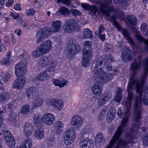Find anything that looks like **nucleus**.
I'll list each match as a JSON object with an SVG mask.
<instances>
[{
  "instance_id": "f257e3e1",
  "label": "nucleus",
  "mask_w": 148,
  "mask_h": 148,
  "mask_svg": "<svg viewBox=\"0 0 148 148\" xmlns=\"http://www.w3.org/2000/svg\"><path fill=\"white\" fill-rule=\"evenodd\" d=\"M114 61V57L111 54H106L99 58L92 64L91 67V71L94 75V79L99 82L102 84L110 82L112 79L113 75L112 73H107L101 69L103 66H101V68L98 67L103 64L102 65L105 66V63H110Z\"/></svg>"
},
{
  "instance_id": "f03ea898",
  "label": "nucleus",
  "mask_w": 148,
  "mask_h": 148,
  "mask_svg": "<svg viewBox=\"0 0 148 148\" xmlns=\"http://www.w3.org/2000/svg\"><path fill=\"white\" fill-rule=\"evenodd\" d=\"M26 62H21L16 64L15 67V73L16 76H19L12 84L13 87L21 89L26 83V79L24 75L27 72Z\"/></svg>"
},
{
  "instance_id": "7ed1b4c3",
  "label": "nucleus",
  "mask_w": 148,
  "mask_h": 148,
  "mask_svg": "<svg viewBox=\"0 0 148 148\" xmlns=\"http://www.w3.org/2000/svg\"><path fill=\"white\" fill-rule=\"evenodd\" d=\"M121 134H114L112 138L110 140L109 144L106 148H112L116 142L118 140ZM127 134L125 137L126 140L120 139L118 142L117 145L114 148H123L128 147V145L131 140L134 139V134Z\"/></svg>"
},
{
  "instance_id": "20e7f679",
  "label": "nucleus",
  "mask_w": 148,
  "mask_h": 148,
  "mask_svg": "<svg viewBox=\"0 0 148 148\" xmlns=\"http://www.w3.org/2000/svg\"><path fill=\"white\" fill-rule=\"evenodd\" d=\"M51 42L48 40L43 42L32 53L34 58H37L43 55L51 49Z\"/></svg>"
},
{
  "instance_id": "39448f33",
  "label": "nucleus",
  "mask_w": 148,
  "mask_h": 148,
  "mask_svg": "<svg viewBox=\"0 0 148 148\" xmlns=\"http://www.w3.org/2000/svg\"><path fill=\"white\" fill-rule=\"evenodd\" d=\"M80 28L77 21L75 19H71L65 21L64 29L65 32L71 33L74 31H80Z\"/></svg>"
},
{
  "instance_id": "423d86ee",
  "label": "nucleus",
  "mask_w": 148,
  "mask_h": 148,
  "mask_svg": "<svg viewBox=\"0 0 148 148\" xmlns=\"http://www.w3.org/2000/svg\"><path fill=\"white\" fill-rule=\"evenodd\" d=\"M67 47L68 53L70 57L79 52L81 49L80 46L76 43L75 39L73 38H70L69 40Z\"/></svg>"
},
{
  "instance_id": "0eeeda50",
  "label": "nucleus",
  "mask_w": 148,
  "mask_h": 148,
  "mask_svg": "<svg viewBox=\"0 0 148 148\" xmlns=\"http://www.w3.org/2000/svg\"><path fill=\"white\" fill-rule=\"evenodd\" d=\"M112 0H104L103 1V2L98 1L96 2L99 4L101 11L108 17L110 16V12L112 11V8L109 6V4L112 2Z\"/></svg>"
},
{
  "instance_id": "6e6552de",
  "label": "nucleus",
  "mask_w": 148,
  "mask_h": 148,
  "mask_svg": "<svg viewBox=\"0 0 148 148\" xmlns=\"http://www.w3.org/2000/svg\"><path fill=\"white\" fill-rule=\"evenodd\" d=\"M113 24L114 26H115L119 31L121 32L123 36L126 38L127 40L133 48H134L135 47L136 45L131 38L129 36L128 31L126 29L122 28L119 24L116 21H114Z\"/></svg>"
},
{
  "instance_id": "1a4fd4ad",
  "label": "nucleus",
  "mask_w": 148,
  "mask_h": 148,
  "mask_svg": "<svg viewBox=\"0 0 148 148\" xmlns=\"http://www.w3.org/2000/svg\"><path fill=\"white\" fill-rule=\"evenodd\" d=\"M64 143L67 145L71 144L75 138V134L71 130L68 129L64 134Z\"/></svg>"
},
{
  "instance_id": "9d476101",
  "label": "nucleus",
  "mask_w": 148,
  "mask_h": 148,
  "mask_svg": "<svg viewBox=\"0 0 148 148\" xmlns=\"http://www.w3.org/2000/svg\"><path fill=\"white\" fill-rule=\"evenodd\" d=\"M42 119L43 123L47 125H50L54 124L56 118L52 114L46 113L43 115Z\"/></svg>"
},
{
  "instance_id": "9b49d317",
  "label": "nucleus",
  "mask_w": 148,
  "mask_h": 148,
  "mask_svg": "<svg viewBox=\"0 0 148 148\" xmlns=\"http://www.w3.org/2000/svg\"><path fill=\"white\" fill-rule=\"evenodd\" d=\"M71 125L74 130H79L83 124V120L82 117L78 115L73 116L71 120Z\"/></svg>"
},
{
  "instance_id": "f8f14e48",
  "label": "nucleus",
  "mask_w": 148,
  "mask_h": 148,
  "mask_svg": "<svg viewBox=\"0 0 148 148\" xmlns=\"http://www.w3.org/2000/svg\"><path fill=\"white\" fill-rule=\"evenodd\" d=\"M112 97V95L109 91L104 92L98 101V106L100 107L103 106L106 102L110 101Z\"/></svg>"
},
{
  "instance_id": "ddd939ff",
  "label": "nucleus",
  "mask_w": 148,
  "mask_h": 148,
  "mask_svg": "<svg viewBox=\"0 0 148 148\" xmlns=\"http://www.w3.org/2000/svg\"><path fill=\"white\" fill-rule=\"evenodd\" d=\"M102 88L99 83H95L93 86L92 88L93 98L95 99H98L101 94V90Z\"/></svg>"
},
{
  "instance_id": "4468645a",
  "label": "nucleus",
  "mask_w": 148,
  "mask_h": 148,
  "mask_svg": "<svg viewBox=\"0 0 148 148\" xmlns=\"http://www.w3.org/2000/svg\"><path fill=\"white\" fill-rule=\"evenodd\" d=\"M80 148H93V144L92 141L88 138L82 139L79 143Z\"/></svg>"
},
{
  "instance_id": "2eb2a0df",
  "label": "nucleus",
  "mask_w": 148,
  "mask_h": 148,
  "mask_svg": "<svg viewBox=\"0 0 148 148\" xmlns=\"http://www.w3.org/2000/svg\"><path fill=\"white\" fill-rule=\"evenodd\" d=\"M132 30L136 33L135 36L136 40L139 41L144 42L146 44V49L148 51V40H145V38L141 36V34L139 32V31L134 27L132 28Z\"/></svg>"
},
{
  "instance_id": "dca6fc26",
  "label": "nucleus",
  "mask_w": 148,
  "mask_h": 148,
  "mask_svg": "<svg viewBox=\"0 0 148 148\" xmlns=\"http://www.w3.org/2000/svg\"><path fill=\"white\" fill-rule=\"evenodd\" d=\"M92 54L89 53H84L82 60V65L84 67H87L89 66L90 62V59L92 56Z\"/></svg>"
},
{
  "instance_id": "f3484780",
  "label": "nucleus",
  "mask_w": 148,
  "mask_h": 148,
  "mask_svg": "<svg viewBox=\"0 0 148 148\" xmlns=\"http://www.w3.org/2000/svg\"><path fill=\"white\" fill-rule=\"evenodd\" d=\"M32 126L29 123L25 124L23 127L24 133L25 136L29 137L32 135L33 132Z\"/></svg>"
},
{
  "instance_id": "a211bd4d",
  "label": "nucleus",
  "mask_w": 148,
  "mask_h": 148,
  "mask_svg": "<svg viewBox=\"0 0 148 148\" xmlns=\"http://www.w3.org/2000/svg\"><path fill=\"white\" fill-rule=\"evenodd\" d=\"M37 88L35 86L31 87L28 88L26 91V94L28 98H33L35 96L37 92Z\"/></svg>"
},
{
  "instance_id": "6ab92c4d",
  "label": "nucleus",
  "mask_w": 148,
  "mask_h": 148,
  "mask_svg": "<svg viewBox=\"0 0 148 148\" xmlns=\"http://www.w3.org/2000/svg\"><path fill=\"white\" fill-rule=\"evenodd\" d=\"M62 22L60 20H55L53 21L51 25V29L52 32H58L60 29Z\"/></svg>"
},
{
  "instance_id": "aec40b11",
  "label": "nucleus",
  "mask_w": 148,
  "mask_h": 148,
  "mask_svg": "<svg viewBox=\"0 0 148 148\" xmlns=\"http://www.w3.org/2000/svg\"><path fill=\"white\" fill-rule=\"evenodd\" d=\"M43 102V99L40 97H37L32 102L31 106L32 109H36L41 106Z\"/></svg>"
},
{
  "instance_id": "412c9836",
  "label": "nucleus",
  "mask_w": 148,
  "mask_h": 148,
  "mask_svg": "<svg viewBox=\"0 0 148 148\" xmlns=\"http://www.w3.org/2000/svg\"><path fill=\"white\" fill-rule=\"evenodd\" d=\"M50 58L46 56H44L40 58L38 64L41 67H44L47 65H49V63Z\"/></svg>"
},
{
  "instance_id": "4be33fe9",
  "label": "nucleus",
  "mask_w": 148,
  "mask_h": 148,
  "mask_svg": "<svg viewBox=\"0 0 148 148\" xmlns=\"http://www.w3.org/2000/svg\"><path fill=\"white\" fill-rule=\"evenodd\" d=\"M84 47L83 50V53H89L92 54L91 51L92 43L89 41H86L84 43Z\"/></svg>"
},
{
  "instance_id": "5701e85b",
  "label": "nucleus",
  "mask_w": 148,
  "mask_h": 148,
  "mask_svg": "<svg viewBox=\"0 0 148 148\" xmlns=\"http://www.w3.org/2000/svg\"><path fill=\"white\" fill-rule=\"evenodd\" d=\"M63 124L61 121H57L54 126V131L57 134L60 133L63 130Z\"/></svg>"
},
{
  "instance_id": "b1692460",
  "label": "nucleus",
  "mask_w": 148,
  "mask_h": 148,
  "mask_svg": "<svg viewBox=\"0 0 148 148\" xmlns=\"http://www.w3.org/2000/svg\"><path fill=\"white\" fill-rule=\"evenodd\" d=\"M93 34L92 32L88 28L84 29L82 35V37L85 39H92Z\"/></svg>"
},
{
  "instance_id": "393cba45",
  "label": "nucleus",
  "mask_w": 148,
  "mask_h": 148,
  "mask_svg": "<svg viewBox=\"0 0 148 148\" xmlns=\"http://www.w3.org/2000/svg\"><path fill=\"white\" fill-rule=\"evenodd\" d=\"M54 107L56 109L60 110L62 109L64 106V102L61 99L56 98Z\"/></svg>"
},
{
  "instance_id": "a878e982",
  "label": "nucleus",
  "mask_w": 148,
  "mask_h": 148,
  "mask_svg": "<svg viewBox=\"0 0 148 148\" xmlns=\"http://www.w3.org/2000/svg\"><path fill=\"white\" fill-rule=\"evenodd\" d=\"M34 136L37 139H42L44 136V133L43 130L39 128L36 129L34 131Z\"/></svg>"
},
{
  "instance_id": "bb28decb",
  "label": "nucleus",
  "mask_w": 148,
  "mask_h": 148,
  "mask_svg": "<svg viewBox=\"0 0 148 148\" xmlns=\"http://www.w3.org/2000/svg\"><path fill=\"white\" fill-rule=\"evenodd\" d=\"M58 12L59 14L63 15L65 17L68 16L70 13L68 8L63 6H61L59 9Z\"/></svg>"
},
{
  "instance_id": "cd10ccee",
  "label": "nucleus",
  "mask_w": 148,
  "mask_h": 148,
  "mask_svg": "<svg viewBox=\"0 0 148 148\" xmlns=\"http://www.w3.org/2000/svg\"><path fill=\"white\" fill-rule=\"evenodd\" d=\"M40 32L45 37H47L49 36L52 32L51 27H45L43 28Z\"/></svg>"
},
{
  "instance_id": "c85d7f7f",
  "label": "nucleus",
  "mask_w": 148,
  "mask_h": 148,
  "mask_svg": "<svg viewBox=\"0 0 148 148\" xmlns=\"http://www.w3.org/2000/svg\"><path fill=\"white\" fill-rule=\"evenodd\" d=\"M32 140L30 138H27L23 142V144L21 148H31L32 145Z\"/></svg>"
},
{
  "instance_id": "c756f323",
  "label": "nucleus",
  "mask_w": 148,
  "mask_h": 148,
  "mask_svg": "<svg viewBox=\"0 0 148 148\" xmlns=\"http://www.w3.org/2000/svg\"><path fill=\"white\" fill-rule=\"evenodd\" d=\"M7 145L10 147H13L15 145L16 143L15 140L13 137H11L10 138H6L5 140Z\"/></svg>"
},
{
  "instance_id": "7c9ffc66",
  "label": "nucleus",
  "mask_w": 148,
  "mask_h": 148,
  "mask_svg": "<svg viewBox=\"0 0 148 148\" xmlns=\"http://www.w3.org/2000/svg\"><path fill=\"white\" fill-rule=\"evenodd\" d=\"M103 136L102 134L100 133L96 135L95 138V142L96 146H99L100 145L103 141Z\"/></svg>"
},
{
  "instance_id": "2f4dec72",
  "label": "nucleus",
  "mask_w": 148,
  "mask_h": 148,
  "mask_svg": "<svg viewBox=\"0 0 148 148\" xmlns=\"http://www.w3.org/2000/svg\"><path fill=\"white\" fill-rule=\"evenodd\" d=\"M121 57L124 62L127 60L131 61L132 60V56L130 54H128L127 52H123L122 53Z\"/></svg>"
},
{
  "instance_id": "473e14b6",
  "label": "nucleus",
  "mask_w": 148,
  "mask_h": 148,
  "mask_svg": "<svg viewBox=\"0 0 148 148\" xmlns=\"http://www.w3.org/2000/svg\"><path fill=\"white\" fill-rule=\"evenodd\" d=\"M16 118L17 115L14 114H12L9 116L8 119L12 125L16 126L17 124Z\"/></svg>"
},
{
  "instance_id": "72a5a7b5",
  "label": "nucleus",
  "mask_w": 148,
  "mask_h": 148,
  "mask_svg": "<svg viewBox=\"0 0 148 148\" xmlns=\"http://www.w3.org/2000/svg\"><path fill=\"white\" fill-rule=\"evenodd\" d=\"M49 77V75L45 71L38 75L37 79L39 80L43 81L47 80Z\"/></svg>"
},
{
  "instance_id": "f704fd0d",
  "label": "nucleus",
  "mask_w": 148,
  "mask_h": 148,
  "mask_svg": "<svg viewBox=\"0 0 148 148\" xmlns=\"http://www.w3.org/2000/svg\"><path fill=\"white\" fill-rule=\"evenodd\" d=\"M8 98V95L7 92H2L0 95V103H5L7 101Z\"/></svg>"
},
{
  "instance_id": "c9c22d12",
  "label": "nucleus",
  "mask_w": 148,
  "mask_h": 148,
  "mask_svg": "<svg viewBox=\"0 0 148 148\" xmlns=\"http://www.w3.org/2000/svg\"><path fill=\"white\" fill-rule=\"evenodd\" d=\"M127 19L132 25H135L137 24V20L134 16L129 15L127 17Z\"/></svg>"
},
{
  "instance_id": "e433bc0d",
  "label": "nucleus",
  "mask_w": 148,
  "mask_h": 148,
  "mask_svg": "<svg viewBox=\"0 0 148 148\" xmlns=\"http://www.w3.org/2000/svg\"><path fill=\"white\" fill-rule=\"evenodd\" d=\"M30 106L29 104H25L21 107L20 111L21 113L23 114L27 113L29 110Z\"/></svg>"
},
{
  "instance_id": "4c0bfd02",
  "label": "nucleus",
  "mask_w": 148,
  "mask_h": 148,
  "mask_svg": "<svg viewBox=\"0 0 148 148\" xmlns=\"http://www.w3.org/2000/svg\"><path fill=\"white\" fill-rule=\"evenodd\" d=\"M122 93L121 90V89H118L117 91V95L115 96L114 100L117 102H119L122 99Z\"/></svg>"
},
{
  "instance_id": "58836bf2",
  "label": "nucleus",
  "mask_w": 148,
  "mask_h": 148,
  "mask_svg": "<svg viewBox=\"0 0 148 148\" xmlns=\"http://www.w3.org/2000/svg\"><path fill=\"white\" fill-rule=\"evenodd\" d=\"M10 75L8 73H4L2 75L1 80L4 83H6L8 81L11 77Z\"/></svg>"
},
{
  "instance_id": "ea45409f",
  "label": "nucleus",
  "mask_w": 148,
  "mask_h": 148,
  "mask_svg": "<svg viewBox=\"0 0 148 148\" xmlns=\"http://www.w3.org/2000/svg\"><path fill=\"white\" fill-rule=\"evenodd\" d=\"M36 36L37 38L36 42L38 43L43 40L45 37V36L43 35L40 31V32H37Z\"/></svg>"
},
{
  "instance_id": "a19ab883",
  "label": "nucleus",
  "mask_w": 148,
  "mask_h": 148,
  "mask_svg": "<svg viewBox=\"0 0 148 148\" xmlns=\"http://www.w3.org/2000/svg\"><path fill=\"white\" fill-rule=\"evenodd\" d=\"M147 25L145 23H142L140 26V29L143 32H144L147 31L146 32L145 36H147L148 34V30H147Z\"/></svg>"
},
{
  "instance_id": "79ce46f5",
  "label": "nucleus",
  "mask_w": 148,
  "mask_h": 148,
  "mask_svg": "<svg viewBox=\"0 0 148 148\" xmlns=\"http://www.w3.org/2000/svg\"><path fill=\"white\" fill-rule=\"evenodd\" d=\"M34 123L35 125H38L42 121V118L37 115H35L34 117Z\"/></svg>"
},
{
  "instance_id": "37998d69",
  "label": "nucleus",
  "mask_w": 148,
  "mask_h": 148,
  "mask_svg": "<svg viewBox=\"0 0 148 148\" xmlns=\"http://www.w3.org/2000/svg\"><path fill=\"white\" fill-rule=\"evenodd\" d=\"M104 48L106 51L111 52V51H112L113 47L112 44L109 43L107 42L105 44Z\"/></svg>"
},
{
  "instance_id": "c03bdc74",
  "label": "nucleus",
  "mask_w": 148,
  "mask_h": 148,
  "mask_svg": "<svg viewBox=\"0 0 148 148\" xmlns=\"http://www.w3.org/2000/svg\"><path fill=\"white\" fill-rule=\"evenodd\" d=\"M56 99V98L49 99L46 101V103L48 106H52L54 107Z\"/></svg>"
},
{
  "instance_id": "a18cd8bd",
  "label": "nucleus",
  "mask_w": 148,
  "mask_h": 148,
  "mask_svg": "<svg viewBox=\"0 0 148 148\" xmlns=\"http://www.w3.org/2000/svg\"><path fill=\"white\" fill-rule=\"evenodd\" d=\"M143 145L145 146H148V133H146L143 136Z\"/></svg>"
},
{
  "instance_id": "49530a36",
  "label": "nucleus",
  "mask_w": 148,
  "mask_h": 148,
  "mask_svg": "<svg viewBox=\"0 0 148 148\" xmlns=\"http://www.w3.org/2000/svg\"><path fill=\"white\" fill-rule=\"evenodd\" d=\"M114 115L110 114V113L108 112L106 116V119L108 122H111L114 119Z\"/></svg>"
},
{
  "instance_id": "de8ad7c7",
  "label": "nucleus",
  "mask_w": 148,
  "mask_h": 148,
  "mask_svg": "<svg viewBox=\"0 0 148 148\" xmlns=\"http://www.w3.org/2000/svg\"><path fill=\"white\" fill-rule=\"evenodd\" d=\"M61 2L67 6H69L71 4L70 0H57L58 3Z\"/></svg>"
},
{
  "instance_id": "09e8293b",
  "label": "nucleus",
  "mask_w": 148,
  "mask_h": 148,
  "mask_svg": "<svg viewBox=\"0 0 148 148\" xmlns=\"http://www.w3.org/2000/svg\"><path fill=\"white\" fill-rule=\"evenodd\" d=\"M71 11L73 15L80 16L81 15V12L77 9H73L71 10Z\"/></svg>"
},
{
  "instance_id": "8fccbe9b",
  "label": "nucleus",
  "mask_w": 148,
  "mask_h": 148,
  "mask_svg": "<svg viewBox=\"0 0 148 148\" xmlns=\"http://www.w3.org/2000/svg\"><path fill=\"white\" fill-rule=\"evenodd\" d=\"M1 64H2L9 65L10 64V61L9 60L7 59L6 58H4L1 61Z\"/></svg>"
},
{
  "instance_id": "3c124183",
  "label": "nucleus",
  "mask_w": 148,
  "mask_h": 148,
  "mask_svg": "<svg viewBox=\"0 0 148 148\" xmlns=\"http://www.w3.org/2000/svg\"><path fill=\"white\" fill-rule=\"evenodd\" d=\"M4 138L5 140H6V138H10L12 137L11 135L10 132L8 130H5L4 132Z\"/></svg>"
},
{
  "instance_id": "603ef678",
  "label": "nucleus",
  "mask_w": 148,
  "mask_h": 148,
  "mask_svg": "<svg viewBox=\"0 0 148 148\" xmlns=\"http://www.w3.org/2000/svg\"><path fill=\"white\" fill-rule=\"evenodd\" d=\"M94 14H95L96 12L97 11V7L95 5L90 6L89 9Z\"/></svg>"
},
{
  "instance_id": "864d4df0",
  "label": "nucleus",
  "mask_w": 148,
  "mask_h": 148,
  "mask_svg": "<svg viewBox=\"0 0 148 148\" xmlns=\"http://www.w3.org/2000/svg\"><path fill=\"white\" fill-rule=\"evenodd\" d=\"M67 83H68V81L65 80L60 81V82L59 86L60 88H61L62 87H63L64 86L67 85L66 84Z\"/></svg>"
},
{
  "instance_id": "5fc2aeb1",
  "label": "nucleus",
  "mask_w": 148,
  "mask_h": 148,
  "mask_svg": "<svg viewBox=\"0 0 148 148\" xmlns=\"http://www.w3.org/2000/svg\"><path fill=\"white\" fill-rule=\"evenodd\" d=\"M35 12L33 8H31L28 10L27 12V16H31L33 15Z\"/></svg>"
},
{
  "instance_id": "6e6d98bb",
  "label": "nucleus",
  "mask_w": 148,
  "mask_h": 148,
  "mask_svg": "<svg viewBox=\"0 0 148 148\" xmlns=\"http://www.w3.org/2000/svg\"><path fill=\"white\" fill-rule=\"evenodd\" d=\"M49 63V65H50L52 67H55L56 68L57 64V62L56 61H52L51 60V59L50 58V60Z\"/></svg>"
},
{
  "instance_id": "4d7b16f0",
  "label": "nucleus",
  "mask_w": 148,
  "mask_h": 148,
  "mask_svg": "<svg viewBox=\"0 0 148 148\" xmlns=\"http://www.w3.org/2000/svg\"><path fill=\"white\" fill-rule=\"evenodd\" d=\"M117 114L118 116L120 118H121L123 114V111L122 110L121 108H119L117 112Z\"/></svg>"
},
{
  "instance_id": "13d9d810",
  "label": "nucleus",
  "mask_w": 148,
  "mask_h": 148,
  "mask_svg": "<svg viewBox=\"0 0 148 148\" xmlns=\"http://www.w3.org/2000/svg\"><path fill=\"white\" fill-rule=\"evenodd\" d=\"M99 29V34H102V33L103 32H104L105 30V28L102 25H100Z\"/></svg>"
},
{
  "instance_id": "bf43d9fd",
  "label": "nucleus",
  "mask_w": 148,
  "mask_h": 148,
  "mask_svg": "<svg viewBox=\"0 0 148 148\" xmlns=\"http://www.w3.org/2000/svg\"><path fill=\"white\" fill-rule=\"evenodd\" d=\"M90 6L87 3H82V8L86 10H89Z\"/></svg>"
},
{
  "instance_id": "052dcab7",
  "label": "nucleus",
  "mask_w": 148,
  "mask_h": 148,
  "mask_svg": "<svg viewBox=\"0 0 148 148\" xmlns=\"http://www.w3.org/2000/svg\"><path fill=\"white\" fill-rule=\"evenodd\" d=\"M55 67H52L51 66L50 67L48 68L45 71L47 72H52L55 71Z\"/></svg>"
},
{
  "instance_id": "680f3d73",
  "label": "nucleus",
  "mask_w": 148,
  "mask_h": 148,
  "mask_svg": "<svg viewBox=\"0 0 148 148\" xmlns=\"http://www.w3.org/2000/svg\"><path fill=\"white\" fill-rule=\"evenodd\" d=\"M107 110V108L106 107H104L100 111V114L103 116H104L105 115L106 112Z\"/></svg>"
},
{
  "instance_id": "e2e57ef3",
  "label": "nucleus",
  "mask_w": 148,
  "mask_h": 148,
  "mask_svg": "<svg viewBox=\"0 0 148 148\" xmlns=\"http://www.w3.org/2000/svg\"><path fill=\"white\" fill-rule=\"evenodd\" d=\"M14 2V1L13 0H9L6 4V6L8 7H9L12 6Z\"/></svg>"
},
{
  "instance_id": "0e129e2a",
  "label": "nucleus",
  "mask_w": 148,
  "mask_h": 148,
  "mask_svg": "<svg viewBox=\"0 0 148 148\" xmlns=\"http://www.w3.org/2000/svg\"><path fill=\"white\" fill-rule=\"evenodd\" d=\"M11 15L14 20L20 17V15L18 14H14L12 13L11 14Z\"/></svg>"
},
{
  "instance_id": "69168bd1",
  "label": "nucleus",
  "mask_w": 148,
  "mask_h": 148,
  "mask_svg": "<svg viewBox=\"0 0 148 148\" xmlns=\"http://www.w3.org/2000/svg\"><path fill=\"white\" fill-rule=\"evenodd\" d=\"M105 69L107 71H110L112 69V66L110 64H107L106 66Z\"/></svg>"
},
{
  "instance_id": "338daca9",
  "label": "nucleus",
  "mask_w": 148,
  "mask_h": 148,
  "mask_svg": "<svg viewBox=\"0 0 148 148\" xmlns=\"http://www.w3.org/2000/svg\"><path fill=\"white\" fill-rule=\"evenodd\" d=\"M108 112H110V114L114 115L116 113V109L114 107H112Z\"/></svg>"
},
{
  "instance_id": "774afa93",
  "label": "nucleus",
  "mask_w": 148,
  "mask_h": 148,
  "mask_svg": "<svg viewBox=\"0 0 148 148\" xmlns=\"http://www.w3.org/2000/svg\"><path fill=\"white\" fill-rule=\"evenodd\" d=\"M60 81L58 79H53V83L56 86H59Z\"/></svg>"
}]
</instances>
